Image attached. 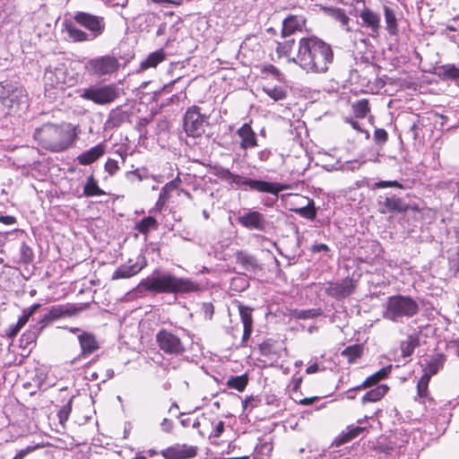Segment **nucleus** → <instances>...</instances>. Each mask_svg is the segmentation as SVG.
Instances as JSON below:
<instances>
[{
	"label": "nucleus",
	"instance_id": "nucleus-1",
	"mask_svg": "<svg viewBox=\"0 0 459 459\" xmlns=\"http://www.w3.org/2000/svg\"><path fill=\"white\" fill-rule=\"evenodd\" d=\"M333 60L332 47L315 36L299 40L297 57L293 58L303 70L311 73H325Z\"/></svg>",
	"mask_w": 459,
	"mask_h": 459
},
{
	"label": "nucleus",
	"instance_id": "nucleus-2",
	"mask_svg": "<svg viewBox=\"0 0 459 459\" xmlns=\"http://www.w3.org/2000/svg\"><path fill=\"white\" fill-rule=\"evenodd\" d=\"M139 291L186 295L201 290L200 284L190 278L177 277L168 273L155 270L150 277L143 279L138 284Z\"/></svg>",
	"mask_w": 459,
	"mask_h": 459
},
{
	"label": "nucleus",
	"instance_id": "nucleus-3",
	"mask_svg": "<svg viewBox=\"0 0 459 459\" xmlns=\"http://www.w3.org/2000/svg\"><path fill=\"white\" fill-rule=\"evenodd\" d=\"M33 138L42 148L59 152L73 143L74 135L63 126L48 123L35 129Z\"/></svg>",
	"mask_w": 459,
	"mask_h": 459
},
{
	"label": "nucleus",
	"instance_id": "nucleus-4",
	"mask_svg": "<svg viewBox=\"0 0 459 459\" xmlns=\"http://www.w3.org/2000/svg\"><path fill=\"white\" fill-rule=\"evenodd\" d=\"M221 179L227 182L232 187L240 188L258 193L278 195L282 190L289 189V185L277 182H269L261 179H253L231 172L229 169L221 168L217 174Z\"/></svg>",
	"mask_w": 459,
	"mask_h": 459
},
{
	"label": "nucleus",
	"instance_id": "nucleus-5",
	"mask_svg": "<svg viewBox=\"0 0 459 459\" xmlns=\"http://www.w3.org/2000/svg\"><path fill=\"white\" fill-rule=\"evenodd\" d=\"M221 179L227 182L232 187L240 188L258 193L278 195L282 190L289 189V185L277 182H269L261 179H253L231 172L229 169L221 168L217 174Z\"/></svg>",
	"mask_w": 459,
	"mask_h": 459
},
{
	"label": "nucleus",
	"instance_id": "nucleus-6",
	"mask_svg": "<svg viewBox=\"0 0 459 459\" xmlns=\"http://www.w3.org/2000/svg\"><path fill=\"white\" fill-rule=\"evenodd\" d=\"M418 303L409 296L395 295L387 299L383 317L393 322H402L418 314Z\"/></svg>",
	"mask_w": 459,
	"mask_h": 459
},
{
	"label": "nucleus",
	"instance_id": "nucleus-7",
	"mask_svg": "<svg viewBox=\"0 0 459 459\" xmlns=\"http://www.w3.org/2000/svg\"><path fill=\"white\" fill-rule=\"evenodd\" d=\"M0 104L4 107V116L27 108L28 94L26 90L22 86L0 82Z\"/></svg>",
	"mask_w": 459,
	"mask_h": 459
},
{
	"label": "nucleus",
	"instance_id": "nucleus-8",
	"mask_svg": "<svg viewBox=\"0 0 459 459\" xmlns=\"http://www.w3.org/2000/svg\"><path fill=\"white\" fill-rule=\"evenodd\" d=\"M118 91L114 84L91 85L83 89L80 97L98 105H106L118 98Z\"/></svg>",
	"mask_w": 459,
	"mask_h": 459
},
{
	"label": "nucleus",
	"instance_id": "nucleus-9",
	"mask_svg": "<svg viewBox=\"0 0 459 459\" xmlns=\"http://www.w3.org/2000/svg\"><path fill=\"white\" fill-rule=\"evenodd\" d=\"M119 66V61L116 56L105 55L89 59L84 65V69L91 75L102 77L116 73Z\"/></svg>",
	"mask_w": 459,
	"mask_h": 459
},
{
	"label": "nucleus",
	"instance_id": "nucleus-10",
	"mask_svg": "<svg viewBox=\"0 0 459 459\" xmlns=\"http://www.w3.org/2000/svg\"><path fill=\"white\" fill-rule=\"evenodd\" d=\"M209 116L201 113V108L193 105L189 107L184 116L183 126L186 134L191 137H199L204 133V126L208 124Z\"/></svg>",
	"mask_w": 459,
	"mask_h": 459
},
{
	"label": "nucleus",
	"instance_id": "nucleus-11",
	"mask_svg": "<svg viewBox=\"0 0 459 459\" xmlns=\"http://www.w3.org/2000/svg\"><path fill=\"white\" fill-rule=\"evenodd\" d=\"M43 80L46 88L62 90L74 82V79L68 75L67 68L64 63H58L56 65H49L45 69Z\"/></svg>",
	"mask_w": 459,
	"mask_h": 459
},
{
	"label": "nucleus",
	"instance_id": "nucleus-12",
	"mask_svg": "<svg viewBox=\"0 0 459 459\" xmlns=\"http://www.w3.org/2000/svg\"><path fill=\"white\" fill-rule=\"evenodd\" d=\"M156 342L160 350L168 355L181 356L186 351L181 339L169 330H160L156 334Z\"/></svg>",
	"mask_w": 459,
	"mask_h": 459
},
{
	"label": "nucleus",
	"instance_id": "nucleus-13",
	"mask_svg": "<svg viewBox=\"0 0 459 459\" xmlns=\"http://www.w3.org/2000/svg\"><path fill=\"white\" fill-rule=\"evenodd\" d=\"M82 310V307H78L72 303L56 305L48 307L47 312L39 321V325H40L39 331L57 319L73 316Z\"/></svg>",
	"mask_w": 459,
	"mask_h": 459
},
{
	"label": "nucleus",
	"instance_id": "nucleus-14",
	"mask_svg": "<svg viewBox=\"0 0 459 459\" xmlns=\"http://www.w3.org/2000/svg\"><path fill=\"white\" fill-rule=\"evenodd\" d=\"M238 222L249 230H258L265 232L270 228V222L265 215L258 211L252 209H244L238 212Z\"/></svg>",
	"mask_w": 459,
	"mask_h": 459
},
{
	"label": "nucleus",
	"instance_id": "nucleus-15",
	"mask_svg": "<svg viewBox=\"0 0 459 459\" xmlns=\"http://www.w3.org/2000/svg\"><path fill=\"white\" fill-rule=\"evenodd\" d=\"M357 287L356 281L351 278L342 279L337 282H330L325 289V293L336 299H344L351 295Z\"/></svg>",
	"mask_w": 459,
	"mask_h": 459
},
{
	"label": "nucleus",
	"instance_id": "nucleus-16",
	"mask_svg": "<svg viewBox=\"0 0 459 459\" xmlns=\"http://www.w3.org/2000/svg\"><path fill=\"white\" fill-rule=\"evenodd\" d=\"M378 211L381 213H400L404 212L408 210L409 205L400 197L395 195H379L378 200Z\"/></svg>",
	"mask_w": 459,
	"mask_h": 459
},
{
	"label": "nucleus",
	"instance_id": "nucleus-17",
	"mask_svg": "<svg viewBox=\"0 0 459 459\" xmlns=\"http://www.w3.org/2000/svg\"><path fill=\"white\" fill-rule=\"evenodd\" d=\"M76 22L88 29L91 36H94V39L100 36L105 28V22L102 17L91 15L87 13H78L74 16Z\"/></svg>",
	"mask_w": 459,
	"mask_h": 459
},
{
	"label": "nucleus",
	"instance_id": "nucleus-18",
	"mask_svg": "<svg viewBox=\"0 0 459 459\" xmlns=\"http://www.w3.org/2000/svg\"><path fill=\"white\" fill-rule=\"evenodd\" d=\"M165 459H189L197 455V447L186 444H176L160 452Z\"/></svg>",
	"mask_w": 459,
	"mask_h": 459
},
{
	"label": "nucleus",
	"instance_id": "nucleus-19",
	"mask_svg": "<svg viewBox=\"0 0 459 459\" xmlns=\"http://www.w3.org/2000/svg\"><path fill=\"white\" fill-rule=\"evenodd\" d=\"M359 17L362 21V26L370 30V36L376 37L379 34L381 29V17L379 13L368 7H364L359 13Z\"/></svg>",
	"mask_w": 459,
	"mask_h": 459
},
{
	"label": "nucleus",
	"instance_id": "nucleus-20",
	"mask_svg": "<svg viewBox=\"0 0 459 459\" xmlns=\"http://www.w3.org/2000/svg\"><path fill=\"white\" fill-rule=\"evenodd\" d=\"M146 266L144 258L141 262L136 261L131 264L129 260L128 264H125L117 267L112 274V280L127 279L139 273Z\"/></svg>",
	"mask_w": 459,
	"mask_h": 459
},
{
	"label": "nucleus",
	"instance_id": "nucleus-21",
	"mask_svg": "<svg viewBox=\"0 0 459 459\" xmlns=\"http://www.w3.org/2000/svg\"><path fill=\"white\" fill-rule=\"evenodd\" d=\"M446 358L442 353H436L423 360L421 363V368L423 371V376H427L431 378L435 376L440 369L443 368Z\"/></svg>",
	"mask_w": 459,
	"mask_h": 459
},
{
	"label": "nucleus",
	"instance_id": "nucleus-22",
	"mask_svg": "<svg viewBox=\"0 0 459 459\" xmlns=\"http://www.w3.org/2000/svg\"><path fill=\"white\" fill-rule=\"evenodd\" d=\"M236 134L240 138L239 146L242 150L255 148L258 145L257 137L255 131L248 123H245L240 126Z\"/></svg>",
	"mask_w": 459,
	"mask_h": 459
},
{
	"label": "nucleus",
	"instance_id": "nucleus-23",
	"mask_svg": "<svg viewBox=\"0 0 459 459\" xmlns=\"http://www.w3.org/2000/svg\"><path fill=\"white\" fill-rule=\"evenodd\" d=\"M78 342L81 347V357H88L100 349L99 342L91 333L81 332L78 335Z\"/></svg>",
	"mask_w": 459,
	"mask_h": 459
},
{
	"label": "nucleus",
	"instance_id": "nucleus-24",
	"mask_svg": "<svg viewBox=\"0 0 459 459\" xmlns=\"http://www.w3.org/2000/svg\"><path fill=\"white\" fill-rule=\"evenodd\" d=\"M106 152V146L104 143H99L91 149L82 152L77 156L76 160L80 165L87 166L91 165L104 155Z\"/></svg>",
	"mask_w": 459,
	"mask_h": 459
},
{
	"label": "nucleus",
	"instance_id": "nucleus-25",
	"mask_svg": "<svg viewBox=\"0 0 459 459\" xmlns=\"http://www.w3.org/2000/svg\"><path fill=\"white\" fill-rule=\"evenodd\" d=\"M129 113L123 110L121 107L111 109L104 124L105 130H112L116 127H119L129 119Z\"/></svg>",
	"mask_w": 459,
	"mask_h": 459
},
{
	"label": "nucleus",
	"instance_id": "nucleus-26",
	"mask_svg": "<svg viewBox=\"0 0 459 459\" xmlns=\"http://www.w3.org/2000/svg\"><path fill=\"white\" fill-rule=\"evenodd\" d=\"M364 422V420H359V425H350L347 427L345 431H342L334 440V444L336 446H342L345 443H348L354 438L358 437L365 429L366 427L361 426Z\"/></svg>",
	"mask_w": 459,
	"mask_h": 459
},
{
	"label": "nucleus",
	"instance_id": "nucleus-27",
	"mask_svg": "<svg viewBox=\"0 0 459 459\" xmlns=\"http://www.w3.org/2000/svg\"><path fill=\"white\" fill-rule=\"evenodd\" d=\"M305 21L301 16L289 15L282 22L281 37L287 38L302 30Z\"/></svg>",
	"mask_w": 459,
	"mask_h": 459
},
{
	"label": "nucleus",
	"instance_id": "nucleus-28",
	"mask_svg": "<svg viewBox=\"0 0 459 459\" xmlns=\"http://www.w3.org/2000/svg\"><path fill=\"white\" fill-rule=\"evenodd\" d=\"M235 257L237 264H240L246 271L255 272L260 268L255 256L247 253V251H237Z\"/></svg>",
	"mask_w": 459,
	"mask_h": 459
},
{
	"label": "nucleus",
	"instance_id": "nucleus-29",
	"mask_svg": "<svg viewBox=\"0 0 459 459\" xmlns=\"http://www.w3.org/2000/svg\"><path fill=\"white\" fill-rule=\"evenodd\" d=\"M383 12L386 31L391 36H396L399 32V29L398 21L394 10L388 5H384Z\"/></svg>",
	"mask_w": 459,
	"mask_h": 459
},
{
	"label": "nucleus",
	"instance_id": "nucleus-30",
	"mask_svg": "<svg viewBox=\"0 0 459 459\" xmlns=\"http://www.w3.org/2000/svg\"><path fill=\"white\" fill-rule=\"evenodd\" d=\"M437 74L443 81H451L459 84V68L454 64H446L437 67Z\"/></svg>",
	"mask_w": 459,
	"mask_h": 459
},
{
	"label": "nucleus",
	"instance_id": "nucleus-31",
	"mask_svg": "<svg viewBox=\"0 0 459 459\" xmlns=\"http://www.w3.org/2000/svg\"><path fill=\"white\" fill-rule=\"evenodd\" d=\"M391 372V366L384 367L373 375L367 377L364 382L358 385V388H369L377 385L381 380L386 378Z\"/></svg>",
	"mask_w": 459,
	"mask_h": 459
},
{
	"label": "nucleus",
	"instance_id": "nucleus-32",
	"mask_svg": "<svg viewBox=\"0 0 459 459\" xmlns=\"http://www.w3.org/2000/svg\"><path fill=\"white\" fill-rule=\"evenodd\" d=\"M420 346V337L417 333H412L407 336V338L401 342L400 349L402 356L407 358L412 355L414 350Z\"/></svg>",
	"mask_w": 459,
	"mask_h": 459
},
{
	"label": "nucleus",
	"instance_id": "nucleus-33",
	"mask_svg": "<svg viewBox=\"0 0 459 459\" xmlns=\"http://www.w3.org/2000/svg\"><path fill=\"white\" fill-rule=\"evenodd\" d=\"M389 387L386 385H378L377 387L368 391L363 397L361 398V403L363 404L367 403H376L381 400L387 391Z\"/></svg>",
	"mask_w": 459,
	"mask_h": 459
},
{
	"label": "nucleus",
	"instance_id": "nucleus-34",
	"mask_svg": "<svg viewBox=\"0 0 459 459\" xmlns=\"http://www.w3.org/2000/svg\"><path fill=\"white\" fill-rule=\"evenodd\" d=\"M166 55L163 49H159L151 53L146 59L141 62L140 68L146 70L148 68L156 67L160 63L165 60Z\"/></svg>",
	"mask_w": 459,
	"mask_h": 459
},
{
	"label": "nucleus",
	"instance_id": "nucleus-35",
	"mask_svg": "<svg viewBox=\"0 0 459 459\" xmlns=\"http://www.w3.org/2000/svg\"><path fill=\"white\" fill-rule=\"evenodd\" d=\"M363 345L361 344H353L346 347L342 352L341 355L347 359L349 364L354 363L357 359L360 358L363 353Z\"/></svg>",
	"mask_w": 459,
	"mask_h": 459
},
{
	"label": "nucleus",
	"instance_id": "nucleus-36",
	"mask_svg": "<svg viewBox=\"0 0 459 459\" xmlns=\"http://www.w3.org/2000/svg\"><path fill=\"white\" fill-rule=\"evenodd\" d=\"M322 314L323 310L321 308L293 309L290 311L291 317L300 320L316 318Z\"/></svg>",
	"mask_w": 459,
	"mask_h": 459
},
{
	"label": "nucleus",
	"instance_id": "nucleus-37",
	"mask_svg": "<svg viewBox=\"0 0 459 459\" xmlns=\"http://www.w3.org/2000/svg\"><path fill=\"white\" fill-rule=\"evenodd\" d=\"M248 384V377L247 374L240 376H231L228 378L226 385L230 388L235 389L238 392H243Z\"/></svg>",
	"mask_w": 459,
	"mask_h": 459
},
{
	"label": "nucleus",
	"instance_id": "nucleus-38",
	"mask_svg": "<svg viewBox=\"0 0 459 459\" xmlns=\"http://www.w3.org/2000/svg\"><path fill=\"white\" fill-rule=\"evenodd\" d=\"M158 228V221L154 217L148 216L138 221L134 229L140 233L146 235L151 230Z\"/></svg>",
	"mask_w": 459,
	"mask_h": 459
},
{
	"label": "nucleus",
	"instance_id": "nucleus-39",
	"mask_svg": "<svg viewBox=\"0 0 459 459\" xmlns=\"http://www.w3.org/2000/svg\"><path fill=\"white\" fill-rule=\"evenodd\" d=\"M83 195L85 196H100L105 195V192L100 188L94 177L91 175L87 178V182L83 187Z\"/></svg>",
	"mask_w": 459,
	"mask_h": 459
},
{
	"label": "nucleus",
	"instance_id": "nucleus-40",
	"mask_svg": "<svg viewBox=\"0 0 459 459\" xmlns=\"http://www.w3.org/2000/svg\"><path fill=\"white\" fill-rule=\"evenodd\" d=\"M69 37L75 42L93 40L94 36L84 32L81 29H78L74 25H68L66 27Z\"/></svg>",
	"mask_w": 459,
	"mask_h": 459
},
{
	"label": "nucleus",
	"instance_id": "nucleus-41",
	"mask_svg": "<svg viewBox=\"0 0 459 459\" xmlns=\"http://www.w3.org/2000/svg\"><path fill=\"white\" fill-rule=\"evenodd\" d=\"M351 110L357 118H364L369 113L368 100L361 99L351 105Z\"/></svg>",
	"mask_w": 459,
	"mask_h": 459
},
{
	"label": "nucleus",
	"instance_id": "nucleus-42",
	"mask_svg": "<svg viewBox=\"0 0 459 459\" xmlns=\"http://www.w3.org/2000/svg\"><path fill=\"white\" fill-rule=\"evenodd\" d=\"M294 212L299 216L308 220H314L316 216V210L313 200H308L306 206L296 208Z\"/></svg>",
	"mask_w": 459,
	"mask_h": 459
},
{
	"label": "nucleus",
	"instance_id": "nucleus-43",
	"mask_svg": "<svg viewBox=\"0 0 459 459\" xmlns=\"http://www.w3.org/2000/svg\"><path fill=\"white\" fill-rule=\"evenodd\" d=\"M325 12L336 21L340 22L342 26L348 25L350 18L347 16L343 9L338 7H329L325 8Z\"/></svg>",
	"mask_w": 459,
	"mask_h": 459
},
{
	"label": "nucleus",
	"instance_id": "nucleus-44",
	"mask_svg": "<svg viewBox=\"0 0 459 459\" xmlns=\"http://www.w3.org/2000/svg\"><path fill=\"white\" fill-rule=\"evenodd\" d=\"M430 378L427 376H421L417 384V392L418 396L421 400L422 403H425V400L429 397V383Z\"/></svg>",
	"mask_w": 459,
	"mask_h": 459
},
{
	"label": "nucleus",
	"instance_id": "nucleus-45",
	"mask_svg": "<svg viewBox=\"0 0 459 459\" xmlns=\"http://www.w3.org/2000/svg\"><path fill=\"white\" fill-rule=\"evenodd\" d=\"M263 91L274 101L284 100L287 97L286 90L281 86L264 87Z\"/></svg>",
	"mask_w": 459,
	"mask_h": 459
},
{
	"label": "nucleus",
	"instance_id": "nucleus-46",
	"mask_svg": "<svg viewBox=\"0 0 459 459\" xmlns=\"http://www.w3.org/2000/svg\"><path fill=\"white\" fill-rule=\"evenodd\" d=\"M238 311H239L241 322L243 324V327L253 326V316H252L253 309L250 307H247L242 304H239Z\"/></svg>",
	"mask_w": 459,
	"mask_h": 459
},
{
	"label": "nucleus",
	"instance_id": "nucleus-47",
	"mask_svg": "<svg viewBox=\"0 0 459 459\" xmlns=\"http://www.w3.org/2000/svg\"><path fill=\"white\" fill-rule=\"evenodd\" d=\"M33 259V251L26 243H22L20 247V262L28 264Z\"/></svg>",
	"mask_w": 459,
	"mask_h": 459
},
{
	"label": "nucleus",
	"instance_id": "nucleus-48",
	"mask_svg": "<svg viewBox=\"0 0 459 459\" xmlns=\"http://www.w3.org/2000/svg\"><path fill=\"white\" fill-rule=\"evenodd\" d=\"M294 43L295 41L293 39L284 40L283 42H278L276 48L278 55L280 56L289 55L293 48Z\"/></svg>",
	"mask_w": 459,
	"mask_h": 459
},
{
	"label": "nucleus",
	"instance_id": "nucleus-49",
	"mask_svg": "<svg viewBox=\"0 0 459 459\" xmlns=\"http://www.w3.org/2000/svg\"><path fill=\"white\" fill-rule=\"evenodd\" d=\"M72 402L71 398L62 408L58 411L57 416L61 424H64L69 418L72 411Z\"/></svg>",
	"mask_w": 459,
	"mask_h": 459
},
{
	"label": "nucleus",
	"instance_id": "nucleus-50",
	"mask_svg": "<svg viewBox=\"0 0 459 459\" xmlns=\"http://www.w3.org/2000/svg\"><path fill=\"white\" fill-rule=\"evenodd\" d=\"M374 142L377 145H384L388 140V134L384 128H376L373 135Z\"/></svg>",
	"mask_w": 459,
	"mask_h": 459
},
{
	"label": "nucleus",
	"instance_id": "nucleus-51",
	"mask_svg": "<svg viewBox=\"0 0 459 459\" xmlns=\"http://www.w3.org/2000/svg\"><path fill=\"white\" fill-rule=\"evenodd\" d=\"M126 176L128 179H130L131 177H135L139 181H142L149 178V171L145 167H142L137 168L134 170L126 172Z\"/></svg>",
	"mask_w": 459,
	"mask_h": 459
},
{
	"label": "nucleus",
	"instance_id": "nucleus-52",
	"mask_svg": "<svg viewBox=\"0 0 459 459\" xmlns=\"http://www.w3.org/2000/svg\"><path fill=\"white\" fill-rule=\"evenodd\" d=\"M104 169L106 172L113 176L119 170L118 161L115 159L108 158L104 165Z\"/></svg>",
	"mask_w": 459,
	"mask_h": 459
},
{
	"label": "nucleus",
	"instance_id": "nucleus-53",
	"mask_svg": "<svg viewBox=\"0 0 459 459\" xmlns=\"http://www.w3.org/2000/svg\"><path fill=\"white\" fill-rule=\"evenodd\" d=\"M376 188L397 187L403 188V185L396 180H381L375 183Z\"/></svg>",
	"mask_w": 459,
	"mask_h": 459
},
{
	"label": "nucleus",
	"instance_id": "nucleus-54",
	"mask_svg": "<svg viewBox=\"0 0 459 459\" xmlns=\"http://www.w3.org/2000/svg\"><path fill=\"white\" fill-rule=\"evenodd\" d=\"M261 400L257 396H247L243 402V409L247 410L248 407L251 409L257 407L260 404Z\"/></svg>",
	"mask_w": 459,
	"mask_h": 459
},
{
	"label": "nucleus",
	"instance_id": "nucleus-55",
	"mask_svg": "<svg viewBox=\"0 0 459 459\" xmlns=\"http://www.w3.org/2000/svg\"><path fill=\"white\" fill-rule=\"evenodd\" d=\"M422 125H420V121L417 120L412 123L410 126L407 134L411 136L413 140H417L419 137V130L421 128Z\"/></svg>",
	"mask_w": 459,
	"mask_h": 459
},
{
	"label": "nucleus",
	"instance_id": "nucleus-56",
	"mask_svg": "<svg viewBox=\"0 0 459 459\" xmlns=\"http://www.w3.org/2000/svg\"><path fill=\"white\" fill-rule=\"evenodd\" d=\"M201 309L206 318L212 319L214 313V307L211 302L203 303Z\"/></svg>",
	"mask_w": 459,
	"mask_h": 459
},
{
	"label": "nucleus",
	"instance_id": "nucleus-57",
	"mask_svg": "<svg viewBox=\"0 0 459 459\" xmlns=\"http://www.w3.org/2000/svg\"><path fill=\"white\" fill-rule=\"evenodd\" d=\"M38 447V446H28L27 447L20 450L13 459H23L27 455H29L30 453H31L32 451H34L36 448Z\"/></svg>",
	"mask_w": 459,
	"mask_h": 459
},
{
	"label": "nucleus",
	"instance_id": "nucleus-58",
	"mask_svg": "<svg viewBox=\"0 0 459 459\" xmlns=\"http://www.w3.org/2000/svg\"><path fill=\"white\" fill-rule=\"evenodd\" d=\"M450 264L456 273H459V246L456 247L455 255L450 258Z\"/></svg>",
	"mask_w": 459,
	"mask_h": 459
},
{
	"label": "nucleus",
	"instance_id": "nucleus-59",
	"mask_svg": "<svg viewBox=\"0 0 459 459\" xmlns=\"http://www.w3.org/2000/svg\"><path fill=\"white\" fill-rule=\"evenodd\" d=\"M0 222L4 225H13L17 222V219L13 215L0 214Z\"/></svg>",
	"mask_w": 459,
	"mask_h": 459
},
{
	"label": "nucleus",
	"instance_id": "nucleus-60",
	"mask_svg": "<svg viewBox=\"0 0 459 459\" xmlns=\"http://www.w3.org/2000/svg\"><path fill=\"white\" fill-rule=\"evenodd\" d=\"M253 332V326H245L243 327V335H242V345L244 346L247 340L250 338Z\"/></svg>",
	"mask_w": 459,
	"mask_h": 459
},
{
	"label": "nucleus",
	"instance_id": "nucleus-61",
	"mask_svg": "<svg viewBox=\"0 0 459 459\" xmlns=\"http://www.w3.org/2000/svg\"><path fill=\"white\" fill-rule=\"evenodd\" d=\"M259 350L262 355H269L272 352V345L267 342H264L259 345Z\"/></svg>",
	"mask_w": 459,
	"mask_h": 459
},
{
	"label": "nucleus",
	"instance_id": "nucleus-62",
	"mask_svg": "<svg viewBox=\"0 0 459 459\" xmlns=\"http://www.w3.org/2000/svg\"><path fill=\"white\" fill-rule=\"evenodd\" d=\"M161 429L165 432H170L173 429V421L169 419H163L160 424Z\"/></svg>",
	"mask_w": 459,
	"mask_h": 459
},
{
	"label": "nucleus",
	"instance_id": "nucleus-63",
	"mask_svg": "<svg viewBox=\"0 0 459 459\" xmlns=\"http://www.w3.org/2000/svg\"><path fill=\"white\" fill-rule=\"evenodd\" d=\"M272 156V152L268 149L258 152L257 157L261 161H267Z\"/></svg>",
	"mask_w": 459,
	"mask_h": 459
},
{
	"label": "nucleus",
	"instance_id": "nucleus-64",
	"mask_svg": "<svg viewBox=\"0 0 459 459\" xmlns=\"http://www.w3.org/2000/svg\"><path fill=\"white\" fill-rule=\"evenodd\" d=\"M311 251L314 253H319V252H327L329 251V247L327 245L320 243V244H315L311 247Z\"/></svg>",
	"mask_w": 459,
	"mask_h": 459
}]
</instances>
